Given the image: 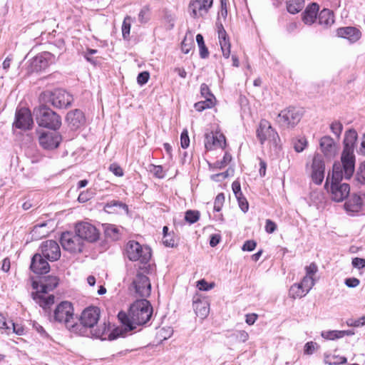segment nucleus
Segmentation results:
<instances>
[{
  "mask_svg": "<svg viewBox=\"0 0 365 365\" xmlns=\"http://www.w3.org/2000/svg\"><path fill=\"white\" fill-rule=\"evenodd\" d=\"M110 171H111L115 176L121 177L123 175V169L117 164H111L109 167Z\"/></svg>",
  "mask_w": 365,
  "mask_h": 365,
  "instance_id": "obj_62",
  "label": "nucleus"
},
{
  "mask_svg": "<svg viewBox=\"0 0 365 365\" xmlns=\"http://www.w3.org/2000/svg\"><path fill=\"white\" fill-rule=\"evenodd\" d=\"M58 282L59 279L56 277L48 275L42 277L39 283L33 282V287L36 290V293L33 294V299L44 309L54 303V296H46V294L53 290L58 286Z\"/></svg>",
  "mask_w": 365,
  "mask_h": 365,
  "instance_id": "obj_2",
  "label": "nucleus"
},
{
  "mask_svg": "<svg viewBox=\"0 0 365 365\" xmlns=\"http://www.w3.org/2000/svg\"><path fill=\"white\" fill-rule=\"evenodd\" d=\"M200 217V214L197 211L187 210L185 212V219L187 222L190 224L196 222Z\"/></svg>",
  "mask_w": 365,
  "mask_h": 365,
  "instance_id": "obj_47",
  "label": "nucleus"
},
{
  "mask_svg": "<svg viewBox=\"0 0 365 365\" xmlns=\"http://www.w3.org/2000/svg\"><path fill=\"white\" fill-rule=\"evenodd\" d=\"M0 329H3L4 332L6 334H11V328L10 327V324L1 314H0Z\"/></svg>",
  "mask_w": 365,
  "mask_h": 365,
  "instance_id": "obj_51",
  "label": "nucleus"
},
{
  "mask_svg": "<svg viewBox=\"0 0 365 365\" xmlns=\"http://www.w3.org/2000/svg\"><path fill=\"white\" fill-rule=\"evenodd\" d=\"M100 317V309L97 307H89L85 309L81 316L80 323L75 322L72 333L89 336L92 329L97 324Z\"/></svg>",
  "mask_w": 365,
  "mask_h": 365,
  "instance_id": "obj_5",
  "label": "nucleus"
},
{
  "mask_svg": "<svg viewBox=\"0 0 365 365\" xmlns=\"http://www.w3.org/2000/svg\"><path fill=\"white\" fill-rule=\"evenodd\" d=\"M303 0H287V9L288 12L294 14L300 11L303 7Z\"/></svg>",
  "mask_w": 365,
  "mask_h": 365,
  "instance_id": "obj_38",
  "label": "nucleus"
},
{
  "mask_svg": "<svg viewBox=\"0 0 365 365\" xmlns=\"http://www.w3.org/2000/svg\"><path fill=\"white\" fill-rule=\"evenodd\" d=\"M66 120L73 128H78L83 124L85 117L81 110L76 109L68 113Z\"/></svg>",
  "mask_w": 365,
  "mask_h": 365,
  "instance_id": "obj_27",
  "label": "nucleus"
},
{
  "mask_svg": "<svg viewBox=\"0 0 365 365\" xmlns=\"http://www.w3.org/2000/svg\"><path fill=\"white\" fill-rule=\"evenodd\" d=\"M348 326L359 327L365 325V316L357 319H349L347 322Z\"/></svg>",
  "mask_w": 365,
  "mask_h": 365,
  "instance_id": "obj_55",
  "label": "nucleus"
},
{
  "mask_svg": "<svg viewBox=\"0 0 365 365\" xmlns=\"http://www.w3.org/2000/svg\"><path fill=\"white\" fill-rule=\"evenodd\" d=\"M180 144L182 148H187L190 145V138L187 131L183 130L180 135Z\"/></svg>",
  "mask_w": 365,
  "mask_h": 365,
  "instance_id": "obj_57",
  "label": "nucleus"
},
{
  "mask_svg": "<svg viewBox=\"0 0 365 365\" xmlns=\"http://www.w3.org/2000/svg\"><path fill=\"white\" fill-rule=\"evenodd\" d=\"M302 113L299 108L289 107L282 110L277 117V122L284 128H294L300 121Z\"/></svg>",
  "mask_w": 365,
  "mask_h": 365,
  "instance_id": "obj_9",
  "label": "nucleus"
},
{
  "mask_svg": "<svg viewBox=\"0 0 365 365\" xmlns=\"http://www.w3.org/2000/svg\"><path fill=\"white\" fill-rule=\"evenodd\" d=\"M193 309L199 317L205 319L209 314L210 304L207 300H196L193 302Z\"/></svg>",
  "mask_w": 365,
  "mask_h": 365,
  "instance_id": "obj_30",
  "label": "nucleus"
},
{
  "mask_svg": "<svg viewBox=\"0 0 365 365\" xmlns=\"http://www.w3.org/2000/svg\"><path fill=\"white\" fill-rule=\"evenodd\" d=\"M98 53V50L96 49H92V48H88L86 51L83 52V56L84 58L89 62H91L93 64H95L96 63V61L91 57L92 55L96 54Z\"/></svg>",
  "mask_w": 365,
  "mask_h": 365,
  "instance_id": "obj_56",
  "label": "nucleus"
},
{
  "mask_svg": "<svg viewBox=\"0 0 365 365\" xmlns=\"http://www.w3.org/2000/svg\"><path fill=\"white\" fill-rule=\"evenodd\" d=\"M236 198L237 200L241 210L243 212H247L249 209V204L247 199L244 197L243 195H242L241 196L236 197Z\"/></svg>",
  "mask_w": 365,
  "mask_h": 365,
  "instance_id": "obj_52",
  "label": "nucleus"
},
{
  "mask_svg": "<svg viewBox=\"0 0 365 365\" xmlns=\"http://www.w3.org/2000/svg\"><path fill=\"white\" fill-rule=\"evenodd\" d=\"M215 105V102H212L210 99L207 101H203L197 102L195 104V108L197 111H202L206 108H210L213 107Z\"/></svg>",
  "mask_w": 365,
  "mask_h": 365,
  "instance_id": "obj_46",
  "label": "nucleus"
},
{
  "mask_svg": "<svg viewBox=\"0 0 365 365\" xmlns=\"http://www.w3.org/2000/svg\"><path fill=\"white\" fill-rule=\"evenodd\" d=\"M61 244L65 250L70 252H81L83 250V241L77 233L63 232L61 237Z\"/></svg>",
  "mask_w": 365,
  "mask_h": 365,
  "instance_id": "obj_11",
  "label": "nucleus"
},
{
  "mask_svg": "<svg viewBox=\"0 0 365 365\" xmlns=\"http://www.w3.org/2000/svg\"><path fill=\"white\" fill-rule=\"evenodd\" d=\"M132 287L135 289V293L141 297H148L151 292V285L148 277L141 273L136 274Z\"/></svg>",
  "mask_w": 365,
  "mask_h": 365,
  "instance_id": "obj_16",
  "label": "nucleus"
},
{
  "mask_svg": "<svg viewBox=\"0 0 365 365\" xmlns=\"http://www.w3.org/2000/svg\"><path fill=\"white\" fill-rule=\"evenodd\" d=\"M225 202V195L223 193H219L215 200L214 202V210L216 212H219L221 210L222 207Z\"/></svg>",
  "mask_w": 365,
  "mask_h": 365,
  "instance_id": "obj_49",
  "label": "nucleus"
},
{
  "mask_svg": "<svg viewBox=\"0 0 365 365\" xmlns=\"http://www.w3.org/2000/svg\"><path fill=\"white\" fill-rule=\"evenodd\" d=\"M217 27L219 43L220 45L222 56L225 58H228L230 56V47H231L230 39L227 36L226 31L225 30V29L221 23L220 24L217 23Z\"/></svg>",
  "mask_w": 365,
  "mask_h": 365,
  "instance_id": "obj_23",
  "label": "nucleus"
},
{
  "mask_svg": "<svg viewBox=\"0 0 365 365\" xmlns=\"http://www.w3.org/2000/svg\"><path fill=\"white\" fill-rule=\"evenodd\" d=\"M356 178L359 182L365 184V161L361 164Z\"/></svg>",
  "mask_w": 365,
  "mask_h": 365,
  "instance_id": "obj_53",
  "label": "nucleus"
},
{
  "mask_svg": "<svg viewBox=\"0 0 365 365\" xmlns=\"http://www.w3.org/2000/svg\"><path fill=\"white\" fill-rule=\"evenodd\" d=\"M73 100V96L63 89H55L50 95L51 104L58 108H67L71 105Z\"/></svg>",
  "mask_w": 365,
  "mask_h": 365,
  "instance_id": "obj_14",
  "label": "nucleus"
},
{
  "mask_svg": "<svg viewBox=\"0 0 365 365\" xmlns=\"http://www.w3.org/2000/svg\"><path fill=\"white\" fill-rule=\"evenodd\" d=\"M34 121L31 111L26 108H21L16 110L14 126L21 130H30Z\"/></svg>",
  "mask_w": 365,
  "mask_h": 365,
  "instance_id": "obj_13",
  "label": "nucleus"
},
{
  "mask_svg": "<svg viewBox=\"0 0 365 365\" xmlns=\"http://www.w3.org/2000/svg\"><path fill=\"white\" fill-rule=\"evenodd\" d=\"M358 134L354 129L346 131L344 139V149L341 156V165L344 170L345 177L351 178L354 172L355 155L354 153V145Z\"/></svg>",
  "mask_w": 365,
  "mask_h": 365,
  "instance_id": "obj_3",
  "label": "nucleus"
},
{
  "mask_svg": "<svg viewBox=\"0 0 365 365\" xmlns=\"http://www.w3.org/2000/svg\"><path fill=\"white\" fill-rule=\"evenodd\" d=\"M53 319L65 325L72 332L76 322L72 304L67 301L58 304L53 312Z\"/></svg>",
  "mask_w": 365,
  "mask_h": 365,
  "instance_id": "obj_7",
  "label": "nucleus"
},
{
  "mask_svg": "<svg viewBox=\"0 0 365 365\" xmlns=\"http://www.w3.org/2000/svg\"><path fill=\"white\" fill-rule=\"evenodd\" d=\"M351 264L354 267L360 269L365 267V259L363 258L355 257L352 259Z\"/></svg>",
  "mask_w": 365,
  "mask_h": 365,
  "instance_id": "obj_63",
  "label": "nucleus"
},
{
  "mask_svg": "<svg viewBox=\"0 0 365 365\" xmlns=\"http://www.w3.org/2000/svg\"><path fill=\"white\" fill-rule=\"evenodd\" d=\"M38 140L40 145L44 149L52 150L59 145L61 141V136L53 132L43 133L39 136Z\"/></svg>",
  "mask_w": 365,
  "mask_h": 365,
  "instance_id": "obj_21",
  "label": "nucleus"
},
{
  "mask_svg": "<svg viewBox=\"0 0 365 365\" xmlns=\"http://www.w3.org/2000/svg\"><path fill=\"white\" fill-rule=\"evenodd\" d=\"M153 314V307L149 301L143 299L136 300L130 307L127 314L120 312L118 318L121 325L114 329L109 334L110 341L118 337H125L136 328V325L146 324Z\"/></svg>",
  "mask_w": 365,
  "mask_h": 365,
  "instance_id": "obj_1",
  "label": "nucleus"
},
{
  "mask_svg": "<svg viewBox=\"0 0 365 365\" xmlns=\"http://www.w3.org/2000/svg\"><path fill=\"white\" fill-rule=\"evenodd\" d=\"M346 361V357L335 354H325L324 357V363L329 365H339L345 364Z\"/></svg>",
  "mask_w": 365,
  "mask_h": 365,
  "instance_id": "obj_35",
  "label": "nucleus"
},
{
  "mask_svg": "<svg viewBox=\"0 0 365 365\" xmlns=\"http://www.w3.org/2000/svg\"><path fill=\"white\" fill-rule=\"evenodd\" d=\"M131 26V18L126 16L122 25V34L124 39H128L130 36V31Z\"/></svg>",
  "mask_w": 365,
  "mask_h": 365,
  "instance_id": "obj_41",
  "label": "nucleus"
},
{
  "mask_svg": "<svg viewBox=\"0 0 365 365\" xmlns=\"http://www.w3.org/2000/svg\"><path fill=\"white\" fill-rule=\"evenodd\" d=\"M365 200V194H353L344 204V208L349 213L358 212L361 210Z\"/></svg>",
  "mask_w": 365,
  "mask_h": 365,
  "instance_id": "obj_24",
  "label": "nucleus"
},
{
  "mask_svg": "<svg viewBox=\"0 0 365 365\" xmlns=\"http://www.w3.org/2000/svg\"><path fill=\"white\" fill-rule=\"evenodd\" d=\"M150 171L158 178H163L164 177L163 169L161 165H152L150 166Z\"/></svg>",
  "mask_w": 365,
  "mask_h": 365,
  "instance_id": "obj_54",
  "label": "nucleus"
},
{
  "mask_svg": "<svg viewBox=\"0 0 365 365\" xmlns=\"http://www.w3.org/2000/svg\"><path fill=\"white\" fill-rule=\"evenodd\" d=\"M226 145L225 135L220 132H210L205 135V147L207 150L217 148H224Z\"/></svg>",
  "mask_w": 365,
  "mask_h": 365,
  "instance_id": "obj_20",
  "label": "nucleus"
},
{
  "mask_svg": "<svg viewBox=\"0 0 365 365\" xmlns=\"http://www.w3.org/2000/svg\"><path fill=\"white\" fill-rule=\"evenodd\" d=\"M304 270L306 273L305 276L311 277L312 279H317L315 276L318 272L319 269L316 263L312 262L310 264L304 267Z\"/></svg>",
  "mask_w": 365,
  "mask_h": 365,
  "instance_id": "obj_44",
  "label": "nucleus"
},
{
  "mask_svg": "<svg viewBox=\"0 0 365 365\" xmlns=\"http://www.w3.org/2000/svg\"><path fill=\"white\" fill-rule=\"evenodd\" d=\"M33 327L34 329L40 334V336L42 337V338H44V339H47L48 338V333L46 332V331L45 330V329L41 326L37 322H34L33 324Z\"/></svg>",
  "mask_w": 365,
  "mask_h": 365,
  "instance_id": "obj_60",
  "label": "nucleus"
},
{
  "mask_svg": "<svg viewBox=\"0 0 365 365\" xmlns=\"http://www.w3.org/2000/svg\"><path fill=\"white\" fill-rule=\"evenodd\" d=\"M31 269L37 274H43L48 272L50 266L41 254H36L31 259Z\"/></svg>",
  "mask_w": 365,
  "mask_h": 365,
  "instance_id": "obj_25",
  "label": "nucleus"
},
{
  "mask_svg": "<svg viewBox=\"0 0 365 365\" xmlns=\"http://www.w3.org/2000/svg\"><path fill=\"white\" fill-rule=\"evenodd\" d=\"M330 130L337 138H339L343 130V125L341 122L335 120L331 123Z\"/></svg>",
  "mask_w": 365,
  "mask_h": 365,
  "instance_id": "obj_45",
  "label": "nucleus"
},
{
  "mask_svg": "<svg viewBox=\"0 0 365 365\" xmlns=\"http://www.w3.org/2000/svg\"><path fill=\"white\" fill-rule=\"evenodd\" d=\"M10 327L11 328V333H15L17 335L21 336L24 334V329L22 325L16 324L11 320H9Z\"/></svg>",
  "mask_w": 365,
  "mask_h": 365,
  "instance_id": "obj_50",
  "label": "nucleus"
},
{
  "mask_svg": "<svg viewBox=\"0 0 365 365\" xmlns=\"http://www.w3.org/2000/svg\"><path fill=\"white\" fill-rule=\"evenodd\" d=\"M150 19V11L148 7H143L139 14H138V21L141 24L147 23Z\"/></svg>",
  "mask_w": 365,
  "mask_h": 365,
  "instance_id": "obj_48",
  "label": "nucleus"
},
{
  "mask_svg": "<svg viewBox=\"0 0 365 365\" xmlns=\"http://www.w3.org/2000/svg\"><path fill=\"white\" fill-rule=\"evenodd\" d=\"M325 165L322 156L319 154L314 155L312 164V180L317 184L320 185L324 178Z\"/></svg>",
  "mask_w": 365,
  "mask_h": 365,
  "instance_id": "obj_18",
  "label": "nucleus"
},
{
  "mask_svg": "<svg viewBox=\"0 0 365 365\" xmlns=\"http://www.w3.org/2000/svg\"><path fill=\"white\" fill-rule=\"evenodd\" d=\"M308 293L305 289L302 287L300 283H296L291 286L289 294L290 297L293 299L302 298L307 295Z\"/></svg>",
  "mask_w": 365,
  "mask_h": 365,
  "instance_id": "obj_36",
  "label": "nucleus"
},
{
  "mask_svg": "<svg viewBox=\"0 0 365 365\" xmlns=\"http://www.w3.org/2000/svg\"><path fill=\"white\" fill-rule=\"evenodd\" d=\"M93 192L89 190L81 192L78 197L80 202H86L92 197Z\"/></svg>",
  "mask_w": 365,
  "mask_h": 365,
  "instance_id": "obj_61",
  "label": "nucleus"
},
{
  "mask_svg": "<svg viewBox=\"0 0 365 365\" xmlns=\"http://www.w3.org/2000/svg\"><path fill=\"white\" fill-rule=\"evenodd\" d=\"M318 20L320 25L325 27L330 26L334 22V14L329 9H324L319 14Z\"/></svg>",
  "mask_w": 365,
  "mask_h": 365,
  "instance_id": "obj_31",
  "label": "nucleus"
},
{
  "mask_svg": "<svg viewBox=\"0 0 365 365\" xmlns=\"http://www.w3.org/2000/svg\"><path fill=\"white\" fill-rule=\"evenodd\" d=\"M277 229V225L271 220H267L265 224V231L269 233H273Z\"/></svg>",
  "mask_w": 365,
  "mask_h": 365,
  "instance_id": "obj_64",
  "label": "nucleus"
},
{
  "mask_svg": "<svg viewBox=\"0 0 365 365\" xmlns=\"http://www.w3.org/2000/svg\"><path fill=\"white\" fill-rule=\"evenodd\" d=\"M149 78H150V74L148 72H147V71L141 72L138 75V77H137L138 83L143 86L148 81Z\"/></svg>",
  "mask_w": 365,
  "mask_h": 365,
  "instance_id": "obj_58",
  "label": "nucleus"
},
{
  "mask_svg": "<svg viewBox=\"0 0 365 365\" xmlns=\"http://www.w3.org/2000/svg\"><path fill=\"white\" fill-rule=\"evenodd\" d=\"M213 0H192L189 4V11L191 16L198 19L207 14L212 7Z\"/></svg>",
  "mask_w": 365,
  "mask_h": 365,
  "instance_id": "obj_15",
  "label": "nucleus"
},
{
  "mask_svg": "<svg viewBox=\"0 0 365 365\" xmlns=\"http://www.w3.org/2000/svg\"><path fill=\"white\" fill-rule=\"evenodd\" d=\"M76 233L81 240H86L90 242H96L99 237V232L96 227L91 223L82 222L76 226Z\"/></svg>",
  "mask_w": 365,
  "mask_h": 365,
  "instance_id": "obj_12",
  "label": "nucleus"
},
{
  "mask_svg": "<svg viewBox=\"0 0 365 365\" xmlns=\"http://www.w3.org/2000/svg\"><path fill=\"white\" fill-rule=\"evenodd\" d=\"M292 144L297 153H301L307 147L308 141L305 136L299 135L292 140Z\"/></svg>",
  "mask_w": 365,
  "mask_h": 365,
  "instance_id": "obj_34",
  "label": "nucleus"
},
{
  "mask_svg": "<svg viewBox=\"0 0 365 365\" xmlns=\"http://www.w3.org/2000/svg\"><path fill=\"white\" fill-rule=\"evenodd\" d=\"M197 287L202 291H208L214 287V284H208L205 279H201L197 282Z\"/></svg>",
  "mask_w": 365,
  "mask_h": 365,
  "instance_id": "obj_59",
  "label": "nucleus"
},
{
  "mask_svg": "<svg viewBox=\"0 0 365 365\" xmlns=\"http://www.w3.org/2000/svg\"><path fill=\"white\" fill-rule=\"evenodd\" d=\"M336 35L345 39H347L350 43L358 41L361 37V32L359 29L354 26L341 27L336 30Z\"/></svg>",
  "mask_w": 365,
  "mask_h": 365,
  "instance_id": "obj_22",
  "label": "nucleus"
},
{
  "mask_svg": "<svg viewBox=\"0 0 365 365\" xmlns=\"http://www.w3.org/2000/svg\"><path fill=\"white\" fill-rule=\"evenodd\" d=\"M126 255L131 261H140L142 264H147L151 258V250L136 241L131 240L126 245Z\"/></svg>",
  "mask_w": 365,
  "mask_h": 365,
  "instance_id": "obj_8",
  "label": "nucleus"
},
{
  "mask_svg": "<svg viewBox=\"0 0 365 365\" xmlns=\"http://www.w3.org/2000/svg\"><path fill=\"white\" fill-rule=\"evenodd\" d=\"M120 230L113 225H108L105 229L106 235L113 240H116L119 237Z\"/></svg>",
  "mask_w": 365,
  "mask_h": 365,
  "instance_id": "obj_40",
  "label": "nucleus"
},
{
  "mask_svg": "<svg viewBox=\"0 0 365 365\" xmlns=\"http://www.w3.org/2000/svg\"><path fill=\"white\" fill-rule=\"evenodd\" d=\"M41 250L43 257L51 262L58 260L61 257V250L55 240H47L42 242Z\"/></svg>",
  "mask_w": 365,
  "mask_h": 365,
  "instance_id": "obj_17",
  "label": "nucleus"
},
{
  "mask_svg": "<svg viewBox=\"0 0 365 365\" xmlns=\"http://www.w3.org/2000/svg\"><path fill=\"white\" fill-rule=\"evenodd\" d=\"M319 6L316 3H312L307 6L303 13V21L306 24H312L316 19L318 14Z\"/></svg>",
  "mask_w": 365,
  "mask_h": 365,
  "instance_id": "obj_28",
  "label": "nucleus"
},
{
  "mask_svg": "<svg viewBox=\"0 0 365 365\" xmlns=\"http://www.w3.org/2000/svg\"><path fill=\"white\" fill-rule=\"evenodd\" d=\"M319 146L325 156L331 158L335 155L337 150V145L334 139L329 135H324L319 140Z\"/></svg>",
  "mask_w": 365,
  "mask_h": 365,
  "instance_id": "obj_26",
  "label": "nucleus"
},
{
  "mask_svg": "<svg viewBox=\"0 0 365 365\" xmlns=\"http://www.w3.org/2000/svg\"><path fill=\"white\" fill-rule=\"evenodd\" d=\"M108 330L109 328L107 327L106 324L103 323V324H101L98 327H94L93 329H92V331L90 333L89 336L98 338L102 340H105L106 339L110 340L108 336L110 333L108 334Z\"/></svg>",
  "mask_w": 365,
  "mask_h": 365,
  "instance_id": "obj_32",
  "label": "nucleus"
},
{
  "mask_svg": "<svg viewBox=\"0 0 365 365\" xmlns=\"http://www.w3.org/2000/svg\"><path fill=\"white\" fill-rule=\"evenodd\" d=\"M48 223H51L50 220L36 223L31 232L32 238L38 240L46 237L51 232L50 227H48Z\"/></svg>",
  "mask_w": 365,
  "mask_h": 365,
  "instance_id": "obj_29",
  "label": "nucleus"
},
{
  "mask_svg": "<svg viewBox=\"0 0 365 365\" xmlns=\"http://www.w3.org/2000/svg\"><path fill=\"white\" fill-rule=\"evenodd\" d=\"M317 279H312L311 277H308L307 276H304L300 284H302V287L307 291V293L309 292V291L312 289V287L314 286Z\"/></svg>",
  "mask_w": 365,
  "mask_h": 365,
  "instance_id": "obj_42",
  "label": "nucleus"
},
{
  "mask_svg": "<svg viewBox=\"0 0 365 365\" xmlns=\"http://www.w3.org/2000/svg\"><path fill=\"white\" fill-rule=\"evenodd\" d=\"M257 137L262 145H263L265 141H269L274 144H277V140L279 139L278 133L272 127L271 124L264 119L260 120L257 130Z\"/></svg>",
  "mask_w": 365,
  "mask_h": 365,
  "instance_id": "obj_10",
  "label": "nucleus"
},
{
  "mask_svg": "<svg viewBox=\"0 0 365 365\" xmlns=\"http://www.w3.org/2000/svg\"><path fill=\"white\" fill-rule=\"evenodd\" d=\"M200 93H201L202 97H203L205 101L210 99L212 102L215 101V98L214 95L211 93V91L207 84H205V83L201 84Z\"/></svg>",
  "mask_w": 365,
  "mask_h": 365,
  "instance_id": "obj_43",
  "label": "nucleus"
},
{
  "mask_svg": "<svg viewBox=\"0 0 365 365\" xmlns=\"http://www.w3.org/2000/svg\"><path fill=\"white\" fill-rule=\"evenodd\" d=\"M34 113L36 122L41 127L56 130L61 125L60 116L46 106L42 105L36 108Z\"/></svg>",
  "mask_w": 365,
  "mask_h": 365,
  "instance_id": "obj_6",
  "label": "nucleus"
},
{
  "mask_svg": "<svg viewBox=\"0 0 365 365\" xmlns=\"http://www.w3.org/2000/svg\"><path fill=\"white\" fill-rule=\"evenodd\" d=\"M343 178L349 179L345 177L344 170L340 163H335L333 165L331 187H330V197L331 199L335 202H342L344 200L350 193V186L345 182H341Z\"/></svg>",
  "mask_w": 365,
  "mask_h": 365,
  "instance_id": "obj_4",
  "label": "nucleus"
},
{
  "mask_svg": "<svg viewBox=\"0 0 365 365\" xmlns=\"http://www.w3.org/2000/svg\"><path fill=\"white\" fill-rule=\"evenodd\" d=\"M56 57L50 52H42L35 56L31 61V67L34 71L38 72L46 69L55 62Z\"/></svg>",
  "mask_w": 365,
  "mask_h": 365,
  "instance_id": "obj_19",
  "label": "nucleus"
},
{
  "mask_svg": "<svg viewBox=\"0 0 365 365\" xmlns=\"http://www.w3.org/2000/svg\"><path fill=\"white\" fill-rule=\"evenodd\" d=\"M104 209L109 213L115 212L119 209L123 210L126 213L128 212V206L122 202L118 200H111L110 202H108L105 205Z\"/></svg>",
  "mask_w": 365,
  "mask_h": 365,
  "instance_id": "obj_33",
  "label": "nucleus"
},
{
  "mask_svg": "<svg viewBox=\"0 0 365 365\" xmlns=\"http://www.w3.org/2000/svg\"><path fill=\"white\" fill-rule=\"evenodd\" d=\"M346 332L340 331V330H329L322 331L321 336L326 340H336L345 336Z\"/></svg>",
  "mask_w": 365,
  "mask_h": 365,
  "instance_id": "obj_37",
  "label": "nucleus"
},
{
  "mask_svg": "<svg viewBox=\"0 0 365 365\" xmlns=\"http://www.w3.org/2000/svg\"><path fill=\"white\" fill-rule=\"evenodd\" d=\"M196 41L197 43L199 50H200V56L202 58H205L208 56L209 52L205 44L204 38L202 34H198L196 36Z\"/></svg>",
  "mask_w": 365,
  "mask_h": 365,
  "instance_id": "obj_39",
  "label": "nucleus"
}]
</instances>
